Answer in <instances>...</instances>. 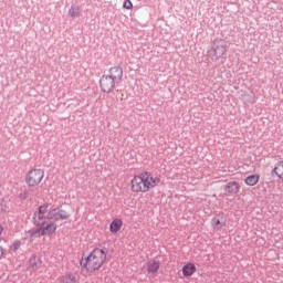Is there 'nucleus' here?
<instances>
[{
	"label": "nucleus",
	"mask_w": 283,
	"mask_h": 283,
	"mask_svg": "<svg viewBox=\"0 0 283 283\" xmlns=\"http://www.w3.org/2000/svg\"><path fill=\"white\" fill-rule=\"evenodd\" d=\"M43 237L42 233H41V229L40 227L39 228H33L29 231H25V239H30L31 241H33L34 239H39Z\"/></svg>",
	"instance_id": "9"
},
{
	"label": "nucleus",
	"mask_w": 283,
	"mask_h": 283,
	"mask_svg": "<svg viewBox=\"0 0 283 283\" xmlns=\"http://www.w3.org/2000/svg\"><path fill=\"white\" fill-rule=\"evenodd\" d=\"M34 224L40 228L42 237L54 234L57 229V226L54 222L45 224V222L39 223V221H35Z\"/></svg>",
	"instance_id": "7"
},
{
	"label": "nucleus",
	"mask_w": 283,
	"mask_h": 283,
	"mask_svg": "<svg viewBox=\"0 0 283 283\" xmlns=\"http://www.w3.org/2000/svg\"><path fill=\"white\" fill-rule=\"evenodd\" d=\"M3 228L0 226V235L2 234Z\"/></svg>",
	"instance_id": "25"
},
{
	"label": "nucleus",
	"mask_w": 283,
	"mask_h": 283,
	"mask_svg": "<svg viewBox=\"0 0 283 283\" xmlns=\"http://www.w3.org/2000/svg\"><path fill=\"white\" fill-rule=\"evenodd\" d=\"M274 174L283 179V161H277L275 168L272 170V175L274 176Z\"/></svg>",
	"instance_id": "16"
},
{
	"label": "nucleus",
	"mask_w": 283,
	"mask_h": 283,
	"mask_svg": "<svg viewBox=\"0 0 283 283\" xmlns=\"http://www.w3.org/2000/svg\"><path fill=\"white\" fill-rule=\"evenodd\" d=\"M41 264H42V262H41L40 258H38L35 254H33L29 259V268L32 269L33 271L39 270Z\"/></svg>",
	"instance_id": "10"
},
{
	"label": "nucleus",
	"mask_w": 283,
	"mask_h": 283,
	"mask_svg": "<svg viewBox=\"0 0 283 283\" xmlns=\"http://www.w3.org/2000/svg\"><path fill=\"white\" fill-rule=\"evenodd\" d=\"M123 75L124 71L120 65L112 66L108 74H103L99 78L101 91L106 94L112 93L115 86L122 82Z\"/></svg>",
	"instance_id": "1"
},
{
	"label": "nucleus",
	"mask_w": 283,
	"mask_h": 283,
	"mask_svg": "<svg viewBox=\"0 0 283 283\" xmlns=\"http://www.w3.org/2000/svg\"><path fill=\"white\" fill-rule=\"evenodd\" d=\"M160 182L159 177H153L151 172H140L132 179V191L146 193Z\"/></svg>",
	"instance_id": "2"
},
{
	"label": "nucleus",
	"mask_w": 283,
	"mask_h": 283,
	"mask_svg": "<svg viewBox=\"0 0 283 283\" xmlns=\"http://www.w3.org/2000/svg\"><path fill=\"white\" fill-rule=\"evenodd\" d=\"M212 51L217 59L222 57L227 53V45L222 39H216L212 43Z\"/></svg>",
	"instance_id": "6"
},
{
	"label": "nucleus",
	"mask_w": 283,
	"mask_h": 283,
	"mask_svg": "<svg viewBox=\"0 0 283 283\" xmlns=\"http://www.w3.org/2000/svg\"><path fill=\"white\" fill-rule=\"evenodd\" d=\"M124 9L132 10L133 9V2L130 0H125Z\"/></svg>",
	"instance_id": "22"
},
{
	"label": "nucleus",
	"mask_w": 283,
	"mask_h": 283,
	"mask_svg": "<svg viewBox=\"0 0 283 283\" xmlns=\"http://www.w3.org/2000/svg\"><path fill=\"white\" fill-rule=\"evenodd\" d=\"M3 256V249L0 248V259Z\"/></svg>",
	"instance_id": "24"
},
{
	"label": "nucleus",
	"mask_w": 283,
	"mask_h": 283,
	"mask_svg": "<svg viewBox=\"0 0 283 283\" xmlns=\"http://www.w3.org/2000/svg\"><path fill=\"white\" fill-rule=\"evenodd\" d=\"M71 217V214L63 210V209H52L51 211L48 212L46 219L52 221L53 223L60 222V221H65Z\"/></svg>",
	"instance_id": "5"
},
{
	"label": "nucleus",
	"mask_w": 283,
	"mask_h": 283,
	"mask_svg": "<svg viewBox=\"0 0 283 283\" xmlns=\"http://www.w3.org/2000/svg\"><path fill=\"white\" fill-rule=\"evenodd\" d=\"M20 247H21V242H20L19 240H15V241L13 242V244H12V250H13V251H17V250L20 249Z\"/></svg>",
	"instance_id": "23"
},
{
	"label": "nucleus",
	"mask_w": 283,
	"mask_h": 283,
	"mask_svg": "<svg viewBox=\"0 0 283 283\" xmlns=\"http://www.w3.org/2000/svg\"><path fill=\"white\" fill-rule=\"evenodd\" d=\"M43 178L44 170L41 168H32V170H29V172L25 175V184L28 187H36L40 185Z\"/></svg>",
	"instance_id": "4"
},
{
	"label": "nucleus",
	"mask_w": 283,
	"mask_h": 283,
	"mask_svg": "<svg viewBox=\"0 0 283 283\" xmlns=\"http://www.w3.org/2000/svg\"><path fill=\"white\" fill-rule=\"evenodd\" d=\"M106 252L101 249H94L92 253L85 259L81 261V266L86 269L87 272L98 271L106 261Z\"/></svg>",
	"instance_id": "3"
},
{
	"label": "nucleus",
	"mask_w": 283,
	"mask_h": 283,
	"mask_svg": "<svg viewBox=\"0 0 283 283\" xmlns=\"http://www.w3.org/2000/svg\"><path fill=\"white\" fill-rule=\"evenodd\" d=\"M224 191L229 195H237L240 191V185L238 181H229L227 186H224Z\"/></svg>",
	"instance_id": "8"
},
{
	"label": "nucleus",
	"mask_w": 283,
	"mask_h": 283,
	"mask_svg": "<svg viewBox=\"0 0 283 283\" xmlns=\"http://www.w3.org/2000/svg\"><path fill=\"white\" fill-rule=\"evenodd\" d=\"M48 209H49V203H42L40 207H39V213L40 214H45L48 212Z\"/></svg>",
	"instance_id": "20"
},
{
	"label": "nucleus",
	"mask_w": 283,
	"mask_h": 283,
	"mask_svg": "<svg viewBox=\"0 0 283 283\" xmlns=\"http://www.w3.org/2000/svg\"><path fill=\"white\" fill-rule=\"evenodd\" d=\"M34 223L35 221H39V223H41V221L44 219V213H41V212H38V213H34Z\"/></svg>",
	"instance_id": "21"
},
{
	"label": "nucleus",
	"mask_w": 283,
	"mask_h": 283,
	"mask_svg": "<svg viewBox=\"0 0 283 283\" xmlns=\"http://www.w3.org/2000/svg\"><path fill=\"white\" fill-rule=\"evenodd\" d=\"M123 226L122 220H114L111 224V232L117 233Z\"/></svg>",
	"instance_id": "17"
},
{
	"label": "nucleus",
	"mask_w": 283,
	"mask_h": 283,
	"mask_svg": "<svg viewBox=\"0 0 283 283\" xmlns=\"http://www.w3.org/2000/svg\"><path fill=\"white\" fill-rule=\"evenodd\" d=\"M197 269L193 263H188L187 265L184 266L182 273L185 277H190L196 273Z\"/></svg>",
	"instance_id": "11"
},
{
	"label": "nucleus",
	"mask_w": 283,
	"mask_h": 283,
	"mask_svg": "<svg viewBox=\"0 0 283 283\" xmlns=\"http://www.w3.org/2000/svg\"><path fill=\"white\" fill-rule=\"evenodd\" d=\"M69 15L73 19L80 18L81 15V9L78 6L72 4L70 10H69Z\"/></svg>",
	"instance_id": "15"
},
{
	"label": "nucleus",
	"mask_w": 283,
	"mask_h": 283,
	"mask_svg": "<svg viewBox=\"0 0 283 283\" xmlns=\"http://www.w3.org/2000/svg\"><path fill=\"white\" fill-rule=\"evenodd\" d=\"M31 196L30 190H23V192H20L19 198L20 200H27Z\"/></svg>",
	"instance_id": "19"
},
{
	"label": "nucleus",
	"mask_w": 283,
	"mask_h": 283,
	"mask_svg": "<svg viewBox=\"0 0 283 283\" xmlns=\"http://www.w3.org/2000/svg\"><path fill=\"white\" fill-rule=\"evenodd\" d=\"M259 181L260 175H249V177L244 179V182L250 187H254Z\"/></svg>",
	"instance_id": "13"
},
{
	"label": "nucleus",
	"mask_w": 283,
	"mask_h": 283,
	"mask_svg": "<svg viewBox=\"0 0 283 283\" xmlns=\"http://www.w3.org/2000/svg\"><path fill=\"white\" fill-rule=\"evenodd\" d=\"M62 282L63 283H75L76 277L73 274H67V275L63 276Z\"/></svg>",
	"instance_id": "18"
},
{
	"label": "nucleus",
	"mask_w": 283,
	"mask_h": 283,
	"mask_svg": "<svg viewBox=\"0 0 283 283\" xmlns=\"http://www.w3.org/2000/svg\"><path fill=\"white\" fill-rule=\"evenodd\" d=\"M211 226L213 228L214 231H220L223 227H226L224 222H221V220L219 219V217H214L211 221Z\"/></svg>",
	"instance_id": "14"
},
{
	"label": "nucleus",
	"mask_w": 283,
	"mask_h": 283,
	"mask_svg": "<svg viewBox=\"0 0 283 283\" xmlns=\"http://www.w3.org/2000/svg\"><path fill=\"white\" fill-rule=\"evenodd\" d=\"M160 268L159 261H150L147 263V271L149 274H156Z\"/></svg>",
	"instance_id": "12"
}]
</instances>
